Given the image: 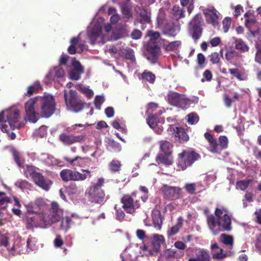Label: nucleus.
<instances>
[{
	"mask_svg": "<svg viewBox=\"0 0 261 261\" xmlns=\"http://www.w3.org/2000/svg\"><path fill=\"white\" fill-rule=\"evenodd\" d=\"M148 36L151 40H157L160 38L161 35L158 32H154L153 30H148L147 32Z\"/></svg>",
	"mask_w": 261,
	"mask_h": 261,
	"instance_id": "nucleus-56",
	"label": "nucleus"
},
{
	"mask_svg": "<svg viewBox=\"0 0 261 261\" xmlns=\"http://www.w3.org/2000/svg\"><path fill=\"white\" fill-rule=\"evenodd\" d=\"M173 147V144L168 141L162 140L160 142V148L165 154H171Z\"/></svg>",
	"mask_w": 261,
	"mask_h": 261,
	"instance_id": "nucleus-27",
	"label": "nucleus"
},
{
	"mask_svg": "<svg viewBox=\"0 0 261 261\" xmlns=\"http://www.w3.org/2000/svg\"><path fill=\"white\" fill-rule=\"evenodd\" d=\"M169 103L178 108H184L189 104V100L185 95L177 92H171L168 95Z\"/></svg>",
	"mask_w": 261,
	"mask_h": 261,
	"instance_id": "nucleus-13",
	"label": "nucleus"
},
{
	"mask_svg": "<svg viewBox=\"0 0 261 261\" xmlns=\"http://www.w3.org/2000/svg\"><path fill=\"white\" fill-rule=\"evenodd\" d=\"M40 101V113L44 118H49L56 110V102L54 97L50 95H44L39 98Z\"/></svg>",
	"mask_w": 261,
	"mask_h": 261,
	"instance_id": "nucleus-6",
	"label": "nucleus"
},
{
	"mask_svg": "<svg viewBox=\"0 0 261 261\" xmlns=\"http://www.w3.org/2000/svg\"><path fill=\"white\" fill-rule=\"evenodd\" d=\"M101 33V28L100 26H95L92 30L88 32V38L91 40V44L95 43L97 38L100 35Z\"/></svg>",
	"mask_w": 261,
	"mask_h": 261,
	"instance_id": "nucleus-24",
	"label": "nucleus"
},
{
	"mask_svg": "<svg viewBox=\"0 0 261 261\" xmlns=\"http://www.w3.org/2000/svg\"><path fill=\"white\" fill-rule=\"evenodd\" d=\"M66 191L69 194L74 195L79 193V188L75 184H71L66 188Z\"/></svg>",
	"mask_w": 261,
	"mask_h": 261,
	"instance_id": "nucleus-50",
	"label": "nucleus"
},
{
	"mask_svg": "<svg viewBox=\"0 0 261 261\" xmlns=\"http://www.w3.org/2000/svg\"><path fill=\"white\" fill-rule=\"evenodd\" d=\"M217 151L216 153H220V152L227 147L228 139L226 136H221L219 138V142H217Z\"/></svg>",
	"mask_w": 261,
	"mask_h": 261,
	"instance_id": "nucleus-31",
	"label": "nucleus"
},
{
	"mask_svg": "<svg viewBox=\"0 0 261 261\" xmlns=\"http://www.w3.org/2000/svg\"><path fill=\"white\" fill-rule=\"evenodd\" d=\"M223 29L224 33H227L231 24V19L229 17L225 18L222 22Z\"/></svg>",
	"mask_w": 261,
	"mask_h": 261,
	"instance_id": "nucleus-54",
	"label": "nucleus"
},
{
	"mask_svg": "<svg viewBox=\"0 0 261 261\" xmlns=\"http://www.w3.org/2000/svg\"><path fill=\"white\" fill-rule=\"evenodd\" d=\"M35 238L30 236L27 241V246L30 250L33 251L36 249V241Z\"/></svg>",
	"mask_w": 261,
	"mask_h": 261,
	"instance_id": "nucleus-52",
	"label": "nucleus"
},
{
	"mask_svg": "<svg viewBox=\"0 0 261 261\" xmlns=\"http://www.w3.org/2000/svg\"><path fill=\"white\" fill-rule=\"evenodd\" d=\"M165 242L164 237L161 234H155L151 240V247L154 252H158L160 250L161 246Z\"/></svg>",
	"mask_w": 261,
	"mask_h": 261,
	"instance_id": "nucleus-21",
	"label": "nucleus"
},
{
	"mask_svg": "<svg viewBox=\"0 0 261 261\" xmlns=\"http://www.w3.org/2000/svg\"><path fill=\"white\" fill-rule=\"evenodd\" d=\"M234 45L236 49L242 53L247 52L249 49L248 45L242 39H234Z\"/></svg>",
	"mask_w": 261,
	"mask_h": 261,
	"instance_id": "nucleus-30",
	"label": "nucleus"
},
{
	"mask_svg": "<svg viewBox=\"0 0 261 261\" xmlns=\"http://www.w3.org/2000/svg\"><path fill=\"white\" fill-rule=\"evenodd\" d=\"M197 257L199 261H211L210 254L206 249H200L197 254Z\"/></svg>",
	"mask_w": 261,
	"mask_h": 261,
	"instance_id": "nucleus-34",
	"label": "nucleus"
},
{
	"mask_svg": "<svg viewBox=\"0 0 261 261\" xmlns=\"http://www.w3.org/2000/svg\"><path fill=\"white\" fill-rule=\"evenodd\" d=\"M188 122L189 124H193L198 122L199 121V117L195 113H191L188 115Z\"/></svg>",
	"mask_w": 261,
	"mask_h": 261,
	"instance_id": "nucleus-51",
	"label": "nucleus"
},
{
	"mask_svg": "<svg viewBox=\"0 0 261 261\" xmlns=\"http://www.w3.org/2000/svg\"><path fill=\"white\" fill-rule=\"evenodd\" d=\"M244 10L243 7L240 5H238L235 7L234 12V16L235 17H238L240 16L242 12H243Z\"/></svg>",
	"mask_w": 261,
	"mask_h": 261,
	"instance_id": "nucleus-60",
	"label": "nucleus"
},
{
	"mask_svg": "<svg viewBox=\"0 0 261 261\" xmlns=\"http://www.w3.org/2000/svg\"><path fill=\"white\" fill-rule=\"evenodd\" d=\"M205 61V58L202 53H199L197 55V61L199 65H203Z\"/></svg>",
	"mask_w": 261,
	"mask_h": 261,
	"instance_id": "nucleus-63",
	"label": "nucleus"
},
{
	"mask_svg": "<svg viewBox=\"0 0 261 261\" xmlns=\"http://www.w3.org/2000/svg\"><path fill=\"white\" fill-rule=\"evenodd\" d=\"M86 135L85 134L74 135L62 133L60 135L59 139L64 145L68 146L74 144L82 142L84 141Z\"/></svg>",
	"mask_w": 261,
	"mask_h": 261,
	"instance_id": "nucleus-11",
	"label": "nucleus"
},
{
	"mask_svg": "<svg viewBox=\"0 0 261 261\" xmlns=\"http://www.w3.org/2000/svg\"><path fill=\"white\" fill-rule=\"evenodd\" d=\"M223 212H226L224 208H216L215 215H207L206 222L208 228L213 235L216 236L222 231H230L232 229L231 220L230 216Z\"/></svg>",
	"mask_w": 261,
	"mask_h": 261,
	"instance_id": "nucleus-1",
	"label": "nucleus"
},
{
	"mask_svg": "<svg viewBox=\"0 0 261 261\" xmlns=\"http://www.w3.org/2000/svg\"><path fill=\"white\" fill-rule=\"evenodd\" d=\"M143 79L149 82L150 83H153L155 81V76L151 72L144 71L142 74Z\"/></svg>",
	"mask_w": 261,
	"mask_h": 261,
	"instance_id": "nucleus-47",
	"label": "nucleus"
},
{
	"mask_svg": "<svg viewBox=\"0 0 261 261\" xmlns=\"http://www.w3.org/2000/svg\"><path fill=\"white\" fill-rule=\"evenodd\" d=\"M122 207L127 213H130V196L124 195L121 199Z\"/></svg>",
	"mask_w": 261,
	"mask_h": 261,
	"instance_id": "nucleus-35",
	"label": "nucleus"
},
{
	"mask_svg": "<svg viewBox=\"0 0 261 261\" xmlns=\"http://www.w3.org/2000/svg\"><path fill=\"white\" fill-rule=\"evenodd\" d=\"M221 242L225 245L230 246L231 248L233 245V238L232 236L225 233L221 234L220 236Z\"/></svg>",
	"mask_w": 261,
	"mask_h": 261,
	"instance_id": "nucleus-36",
	"label": "nucleus"
},
{
	"mask_svg": "<svg viewBox=\"0 0 261 261\" xmlns=\"http://www.w3.org/2000/svg\"><path fill=\"white\" fill-rule=\"evenodd\" d=\"M104 102L103 97L100 95H96L94 99V104L96 108L99 109L101 104Z\"/></svg>",
	"mask_w": 261,
	"mask_h": 261,
	"instance_id": "nucleus-57",
	"label": "nucleus"
},
{
	"mask_svg": "<svg viewBox=\"0 0 261 261\" xmlns=\"http://www.w3.org/2000/svg\"><path fill=\"white\" fill-rule=\"evenodd\" d=\"M161 191L164 198L168 200L178 199L181 196V189L178 187L164 185Z\"/></svg>",
	"mask_w": 261,
	"mask_h": 261,
	"instance_id": "nucleus-10",
	"label": "nucleus"
},
{
	"mask_svg": "<svg viewBox=\"0 0 261 261\" xmlns=\"http://www.w3.org/2000/svg\"><path fill=\"white\" fill-rule=\"evenodd\" d=\"M209 58L210 62L213 64H218L220 63L221 58L220 54L218 52L212 53L209 55Z\"/></svg>",
	"mask_w": 261,
	"mask_h": 261,
	"instance_id": "nucleus-44",
	"label": "nucleus"
},
{
	"mask_svg": "<svg viewBox=\"0 0 261 261\" xmlns=\"http://www.w3.org/2000/svg\"><path fill=\"white\" fill-rule=\"evenodd\" d=\"M72 69L69 72L70 79L72 80L77 81L80 79L81 75L84 72L83 67L78 61L73 60L72 62Z\"/></svg>",
	"mask_w": 261,
	"mask_h": 261,
	"instance_id": "nucleus-15",
	"label": "nucleus"
},
{
	"mask_svg": "<svg viewBox=\"0 0 261 261\" xmlns=\"http://www.w3.org/2000/svg\"><path fill=\"white\" fill-rule=\"evenodd\" d=\"M175 140L179 143H184L189 140V137L186 129L182 127H176L173 128Z\"/></svg>",
	"mask_w": 261,
	"mask_h": 261,
	"instance_id": "nucleus-20",
	"label": "nucleus"
},
{
	"mask_svg": "<svg viewBox=\"0 0 261 261\" xmlns=\"http://www.w3.org/2000/svg\"><path fill=\"white\" fill-rule=\"evenodd\" d=\"M182 218L179 217L177 219V223L168 231V236H172L177 234L178 232L179 229L182 227Z\"/></svg>",
	"mask_w": 261,
	"mask_h": 261,
	"instance_id": "nucleus-32",
	"label": "nucleus"
},
{
	"mask_svg": "<svg viewBox=\"0 0 261 261\" xmlns=\"http://www.w3.org/2000/svg\"><path fill=\"white\" fill-rule=\"evenodd\" d=\"M105 114L108 118H111L114 116V110L113 108L109 107L105 109Z\"/></svg>",
	"mask_w": 261,
	"mask_h": 261,
	"instance_id": "nucleus-64",
	"label": "nucleus"
},
{
	"mask_svg": "<svg viewBox=\"0 0 261 261\" xmlns=\"http://www.w3.org/2000/svg\"><path fill=\"white\" fill-rule=\"evenodd\" d=\"M204 136L209 143L210 151L212 153H216L217 151V140L208 132L205 133Z\"/></svg>",
	"mask_w": 261,
	"mask_h": 261,
	"instance_id": "nucleus-23",
	"label": "nucleus"
},
{
	"mask_svg": "<svg viewBox=\"0 0 261 261\" xmlns=\"http://www.w3.org/2000/svg\"><path fill=\"white\" fill-rule=\"evenodd\" d=\"M10 202V198L8 197L5 196V198H2V199H0V206L3 208H6Z\"/></svg>",
	"mask_w": 261,
	"mask_h": 261,
	"instance_id": "nucleus-61",
	"label": "nucleus"
},
{
	"mask_svg": "<svg viewBox=\"0 0 261 261\" xmlns=\"http://www.w3.org/2000/svg\"><path fill=\"white\" fill-rule=\"evenodd\" d=\"M205 15L206 17V20L208 23H211L214 26L218 24V17L215 10H208L207 12L205 13Z\"/></svg>",
	"mask_w": 261,
	"mask_h": 261,
	"instance_id": "nucleus-25",
	"label": "nucleus"
},
{
	"mask_svg": "<svg viewBox=\"0 0 261 261\" xmlns=\"http://www.w3.org/2000/svg\"><path fill=\"white\" fill-rule=\"evenodd\" d=\"M78 90L83 93L85 94L88 99L91 98L94 94L93 91L91 89H90L88 88L83 86L82 85H80L79 86Z\"/></svg>",
	"mask_w": 261,
	"mask_h": 261,
	"instance_id": "nucleus-43",
	"label": "nucleus"
},
{
	"mask_svg": "<svg viewBox=\"0 0 261 261\" xmlns=\"http://www.w3.org/2000/svg\"><path fill=\"white\" fill-rule=\"evenodd\" d=\"M171 154H166L165 153L158 154L155 158V160L158 164H162L165 166H169L172 164V160L170 157Z\"/></svg>",
	"mask_w": 261,
	"mask_h": 261,
	"instance_id": "nucleus-22",
	"label": "nucleus"
},
{
	"mask_svg": "<svg viewBox=\"0 0 261 261\" xmlns=\"http://www.w3.org/2000/svg\"><path fill=\"white\" fill-rule=\"evenodd\" d=\"M150 21V17L147 15V12L144 10L140 13V22L142 23H149Z\"/></svg>",
	"mask_w": 261,
	"mask_h": 261,
	"instance_id": "nucleus-55",
	"label": "nucleus"
},
{
	"mask_svg": "<svg viewBox=\"0 0 261 261\" xmlns=\"http://www.w3.org/2000/svg\"><path fill=\"white\" fill-rule=\"evenodd\" d=\"M109 149L114 152H119L121 150V145L118 142L114 140H110L108 142Z\"/></svg>",
	"mask_w": 261,
	"mask_h": 261,
	"instance_id": "nucleus-46",
	"label": "nucleus"
},
{
	"mask_svg": "<svg viewBox=\"0 0 261 261\" xmlns=\"http://www.w3.org/2000/svg\"><path fill=\"white\" fill-rule=\"evenodd\" d=\"M72 220L69 217H65L61 220L60 229L67 231L70 228Z\"/></svg>",
	"mask_w": 261,
	"mask_h": 261,
	"instance_id": "nucleus-37",
	"label": "nucleus"
},
{
	"mask_svg": "<svg viewBox=\"0 0 261 261\" xmlns=\"http://www.w3.org/2000/svg\"><path fill=\"white\" fill-rule=\"evenodd\" d=\"M105 179L103 178H99L96 183L89 188L88 194L90 201L92 203L102 204L105 198V193L101 189L103 186Z\"/></svg>",
	"mask_w": 261,
	"mask_h": 261,
	"instance_id": "nucleus-3",
	"label": "nucleus"
},
{
	"mask_svg": "<svg viewBox=\"0 0 261 261\" xmlns=\"http://www.w3.org/2000/svg\"><path fill=\"white\" fill-rule=\"evenodd\" d=\"M142 36V32L138 29H134L132 32V39L137 40L140 39Z\"/></svg>",
	"mask_w": 261,
	"mask_h": 261,
	"instance_id": "nucleus-58",
	"label": "nucleus"
},
{
	"mask_svg": "<svg viewBox=\"0 0 261 261\" xmlns=\"http://www.w3.org/2000/svg\"><path fill=\"white\" fill-rule=\"evenodd\" d=\"M172 12L173 15L177 20L185 17V11L181 9L178 6H173L172 8Z\"/></svg>",
	"mask_w": 261,
	"mask_h": 261,
	"instance_id": "nucleus-39",
	"label": "nucleus"
},
{
	"mask_svg": "<svg viewBox=\"0 0 261 261\" xmlns=\"http://www.w3.org/2000/svg\"><path fill=\"white\" fill-rule=\"evenodd\" d=\"M221 42V39L220 37H216L212 38L210 41V43L212 47H215L218 46Z\"/></svg>",
	"mask_w": 261,
	"mask_h": 261,
	"instance_id": "nucleus-62",
	"label": "nucleus"
},
{
	"mask_svg": "<svg viewBox=\"0 0 261 261\" xmlns=\"http://www.w3.org/2000/svg\"><path fill=\"white\" fill-rule=\"evenodd\" d=\"M250 182V180H240L237 181L236 188L237 189L244 191L248 187Z\"/></svg>",
	"mask_w": 261,
	"mask_h": 261,
	"instance_id": "nucleus-45",
	"label": "nucleus"
},
{
	"mask_svg": "<svg viewBox=\"0 0 261 261\" xmlns=\"http://www.w3.org/2000/svg\"><path fill=\"white\" fill-rule=\"evenodd\" d=\"M53 72H55V76L57 78L62 77L64 76L65 74L64 70L62 68L60 67H55L53 71H50L47 73L46 75V79L54 80V79L51 77Z\"/></svg>",
	"mask_w": 261,
	"mask_h": 261,
	"instance_id": "nucleus-29",
	"label": "nucleus"
},
{
	"mask_svg": "<svg viewBox=\"0 0 261 261\" xmlns=\"http://www.w3.org/2000/svg\"><path fill=\"white\" fill-rule=\"evenodd\" d=\"M20 119L19 111L16 108L4 110L0 113V122H8L12 129L20 128L18 122Z\"/></svg>",
	"mask_w": 261,
	"mask_h": 261,
	"instance_id": "nucleus-4",
	"label": "nucleus"
},
{
	"mask_svg": "<svg viewBox=\"0 0 261 261\" xmlns=\"http://www.w3.org/2000/svg\"><path fill=\"white\" fill-rule=\"evenodd\" d=\"M229 72L239 81H245L247 79V74L244 71H240L238 68H230Z\"/></svg>",
	"mask_w": 261,
	"mask_h": 261,
	"instance_id": "nucleus-28",
	"label": "nucleus"
},
{
	"mask_svg": "<svg viewBox=\"0 0 261 261\" xmlns=\"http://www.w3.org/2000/svg\"><path fill=\"white\" fill-rule=\"evenodd\" d=\"M184 188L189 194H193L196 191V184L194 183L186 184Z\"/></svg>",
	"mask_w": 261,
	"mask_h": 261,
	"instance_id": "nucleus-53",
	"label": "nucleus"
},
{
	"mask_svg": "<svg viewBox=\"0 0 261 261\" xmlns=\"http://www.w3.org/2000/svg\"><path fill=\"white\" fill-rule=\"evenodd\" d=\"M241 57V55L238 51L233 49L227 51L225 54L226 60L230 62L233 60L237 61Z\"/></svg>",
	"mask_w": 261,
	"mask_h": 261,
	"instance_id": "nucleus-33",
	"label": "nucleus"
},
{
	"mask_svg": "<svg viewBox=\"0 0 261 261\" xmlns=\"http://www.w3.org/2000/svg\"><path fill=\"white\" fill-rule=\"evenodd\" d=\"M181 44L180 41L176 40L169 43L166 46L167 51H173L177 49Z\"/></svg>",
	"mask_w": 261,
	"mask_h": 261,
	"instance_id": "nucleus-41",
	"label": "nucleus"
},
{
	"mask_svg": "<svg viewBox=\"0 0 261 261\" xmlns=\"http://www.w3.org/2000/svg\"><path fill=\"white\" fill-rule=\"evenodd\" d=\"M83 173L76 170L69 169H64L61 171L60 176L64 182L69 181H83L87 178L91 177V172L89 170L81 169Z\"/></svg>",
	"mask_w": 261,
	"mask_h": 261,
	"instance_id": "nucleus-2",
	"label": "nucleus"
},
{
	"mask_svg": "<svg viewBox=\"0 0 261 261\" xmlns=\"http://www.w3.org/2000/svg\"><path fill=\"white\" fill-rule=\"evenodd\" d=\"M180 30L179 23L168 22L165 24L162 28V33L169 37H175Z\"/></svg>",
	"mask_w": 261,
	"mask_h": 261,
	"instance_id": "nucleus-14",
	"label": "nucleus"
},
{
	"mask_svg": "<svg viewBox=\"0 0 261 261\" xmlns=\"http://www.w3.org/2000/svg\"><path fill=\"white\" fill-rule=\"evenodd\" d=\"M38 100V97L29 99L25 104V110L29 121L36 123L38 120V114L35 111V105Z\"/></svg>",
	"mask_w": 261,
	"mask_h": 261,
	"instance_id": "nucleus-12",
	"label": "nucleus"
},
{
	"mask_svg": "<svg viewBox=\"0 0 261 261\" xmlns=\"http://www.w3.org/2000/svg\"><path fill=\"white\" fill-rule=\"evenodd\" d=\"M160 111L162 110L161 109L159 108L158 104L154 102H151L147 105L146 113L147 115L150 114V115H152L155 114V112Z\"/></svg>",
	"mask_w": 261,
	"mask_h": 261,
	"instance_id": "nucleus-38",
	"label": "nucleus"
},
{
	"mask_svg": "<svg viewBox=\"0 0 261 261\" xmlns=\"http://www.w3.org/2000/svg\"><path fill=\"white\" fill-rule=\"evenodd\" d=\"M44 205L45 202L43 198H37L34 202H31L26 205L27 211L30 214L39 213Z\"/></svg>",
	"mask_w": 261,
	"mask_h": 261,
	"instance_id": "nucleus-17",
	"label": "nucleus"
},
{
	"mask_svg": "<svg viewBox=\"0 0 261 261\" xmlns=\"http://www.w3.org/2000/svg\"><path fill=\"white\" fill-rule=\"evenodd\" d=\"M115 209L116 210V218L119 220H122L124 217V212L120 208L117 207V205L115 206Z\"/></svg>",
	"mask_w": 261,
	"mask_h": 261,
	"instance_id": "nucleus-59",
	"label": "nucleus"
},
{
	"mask_svg": "<svg viewBox=\"0 0 261 261\" xmlns=\"http://www.w3.org/2000/svg\"><path fill=\"white\" fill-rule=\"evenodd\" d=\"M202 18L200 14H196L190 21L188 26L189 35L195 42H196L202 36Z\"/></svg>",
	"mask_w": 261,
	"mask_h": 261,
	"instance_id": "nucleus-7",
	"label": "nucleus"
},
{
	"mask_svg": "<svg viewBox=\"0 0 261 261\" xmlns=\"http://www.w3.org/2000/svg\"><path fill=\"white\" fill-rule=\"evenodd\" d=\"M64 96L67 107L73 112L78 113L81 111L86 105V103L77 96V92L74 90H70L69 94L65 92Z\"/></svg>",
	"mask_w": 261,
	"mask_h": 261,
	"instance_id": "nucleus-5",
	"label": "nucleus"
},
{
	"mask_svg": "<svg viewBox=\"0 0 261 261\" xmlns=\"http://www.w3.org/2000/svg\"><path fill=\"white\" fill-rule=\"evenodd\" d=\"M147 51L149 54L152 62L154 63L161 53V48L155 42H149L147 45ZM150 59V57H148Z\"/></svg>",
	"mask_w": 261,
	"mask_h": 261,
	"instance_id": "nucleus-19",
	"label": "nucleus"
},
{
	"mask_svg": "<svg viewBox=\"0 0 261 261\" xmlns=\"http://www.w3.org/2000/svg\"><path fill=\"white\" fill-rule=\"evenodd\" d=\"M178 157L182 160L184 165H178L179 169L185 170L188 166H191L195 161L198 160L200 155L193 149L189 148L184 150L182 152L178 154Z\"/></svg>",
	"mask_w": 261,
	"mask_h": 261,
	"instance_id": "nucleus-9",
	"label": "nucleus"
},
{
	"mask_svg": "<svg viewBox=\"0 0 261 261\" xmlns=\"http://www.w3.org/2000/svg\"><path fill=\"white\" fill-rule=\"evenodd\" d=\"M41 89V86L40 85H31L28 87L27 92L25 93V95L28 96H31L33 94L37 93L38 90Z\"/></svg>",
	"mask_w": 261,
	"mask_h": 261,
	"instance_id": "nucleus-40",
	"label": "nucleus"
},
{
	"mask_svg": "<svg viewBox=\"0 0 261 261\" xmlns=\"http://www.w3.org/2000/svg\"><path fill=\"white\" fill-rule=\"evenodd\" d=\"M51 205V207L49 214V220L51 223H55L61 220L63 212L59 208L58 204L57 202H53Z\"/></svg>",
	"mask_w": 261,
	"mask_h": 261,
	"instance_id": "nucleus-18",
	"label": "nucleus"
},
{
	"mask_svg": "<svg viewBox=\"0 0 261 261\" xmlns=\"http://www.w3.org/2000/svg\"><path fill=\"white\" fill-rule=\"evenodd\" d=\"M27 172L37 186L45 191L49 190L52 185L50 180L46 179L41 173L36 171L32 166L28 167Z\"/></svg>",
	"mask_w": 261,
	"mask_h": 261,
	"instance_id": "nucleus-8",
	"label": "nucleus"
},
{
	"mask_svg": "<svg viewBox=\"0 0 261 261\" xmlns=\"http://www.w3.org/2000/svg\"><path fill=\"white\" fill-rule=\"evenodd\" d=\"M63 159L70 165L80 167L88 166L91 162V159L88 157L83 158L80 156H76L73 159H71L68 156H64Z\"/></svg>",
	"mask_w": 261,
	"mask_h": 261,
	"instance_id": "nucleus-16",
	"label": "nucleus"
},
{
	"mask_svg": "<svg viewBox=\"0 0 261 261\" xmlns=\"http://www.w3.org/2000/svg\"><path fill=\"white\" fill-rule=\"evenodd\" d=\"M154 227L158 229H161L162 225V220L161 218V214L160 212H158V216H154L152 218Z\"/></svg>",
	"mask_w": 261,
	"mask_h": 261,
	"instance_id": "nucleus-49",
	"label": "nucleus"
},
{
	"mask_svg": "<svg viewBox=\"0 0 261 261\" xmlns=\"http://www.w3.org/2000/svg\"><path fill=\"white\" fill-rule=\"evenodd\" d=\"M244 17L246 18L245 20V25L247 28H250L255 24L256 22V19L254 16L249 14L246 13L244 15Z\"/></svg>",
	"mask_w": 261,
	"mask_h": 261,
	"instance_id": "nucleus-42",
	"label": "nucleus"
},
{
	"mask_svg": "<svg viewBox=\"0 0 261 261\" xmlns=\"http://www.w3.org/2000/svg\"><path fill=\"white\" fill-rule=\"evenodd\" d=\"M163 113L162 111L155 112V114L150 115H148V118L146 119L147 124L151 128H155L157 126L159 122L158 116Z\"/></svg>",
	"mask_w": 261,
	"mask_h": 261,
	"instance_id": "nucleus-26",
	"label": "nucleus"
},
{
	"mask_svg": "<svg viewBox=\"0 0 261 261\" xmlns=\"http://www.w3.org/2000/svg\"><path fill=\"white\" fill-rule=\"evenodd\" d=\"M121 164L119 161L117 160H113L109 164V169L112 172H117L120 169Z\"/></svg>",
	"mask_w": 261,
	"mask_h": 261,
	"instance_id": "nucleus-48",
	"label": "nucleus"
}]
</instances>
